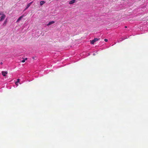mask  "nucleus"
Returning <instances> with one entry per match:
<instances>
[{
	"instance_id": "nucleus-1",
	"label": "nucleus",
	"mask_w": 148,
	"mask_h": 148,
	"mask_svg": "<svg viewBox=\"0 0 148 148\" xmlns=\"http://www.w3.org/2000/svg\"><path fill=\"white\" fill-rule=\"evenodd\" d=\"M98 39L95 38L93 40L90 41V43L92 44H93L95 42L98 41Z\"/></svg>"
},
{
	"instance_id": "nucleus-2",
	"label": "nucleus",
	"mask_w": 148,
	"mask_h": 148,
	"mask_svg": "<svg viewBox=\"0 0 148 148\" xmlns=\"http://www.w3.org/2000/svg\"><path fill=\"white\" fill-rule=\"evenodd\" d=\"M5 15L4 14H3L2 16L0 17V21H3L5 17Z\"/></svg>"
},
{
	"instance_id": "nucleus-3",
	"label": "nucleus",
	"mask_w": 148,
	"mask_h": 148,
	"mask_svg": "<svg viewBox=\"0 0 148 148\" xmlns=\"http://www.w3.org/2000/svg\"><path fill=\"white\" fill-rule=\"evenodd\" d=\"M1 73L3 76H6V74L8 73V72L7 71H2Z\"/></svg>"
},
{
	"instance_id": "nucleus-4",
	"label": "nucleus",
	"mask_w": 148,
	"mask_h": 148,
	"mask_svg": "<svg viewBox=\"0 0 148 148\" xmlns=\"http://www.w3.org/2000/svg\"><path fill=\"white\" fill-rule=\"evenodd\" d=\"M33 3V1H32L31 2L28 3L27 5L26 8L24 10V11L26 9H27L31 5V4Z\"/></svg>"
},
{
	"instance_id": "nucleus-5",
	"label": "nucleus",
	"mask_w": 148,
	"mask_h": 148,
	"mask_svg": "<svg viewBox=\"0 0 148 148\" xmlns=\"http://www.w3.org/2000/svg\"><path fill=\"white\" fill-rule=\"evenodd\" d=\"M24 16V15H22L21 16H20L18 18V19H17L16 22H18V21H20L21 19L23 18Z\"/></svg>"
},
{
	"instance_id": "nucleus-6",
	"label": "nucleus",
	"mask_w": 148,
	"mask_h": 148,
	"mask_svg": "<svg viewBox=\"0 0 148 148\" xmlns=\"http://www.w3.org/2000/svg\"><path fill=\"white\" fill-rule=\"evenodd\" d=\"M75 1L76 0H72L69 2V4H72L75 3Z\"/></svg>"
},
{
	"instance_id": "nucleus-7",
	"label": "nucleus",
	"mask_w": 148,
	"mask_h": 148,
	"mask_svg": "<svg viewBox=\"0 0 148 148\" xmlns=\"http://www.w3.org/2000/svg\"><path fill=\"white\" fill-rule=\"evenodd\" d=\"M54 23H55V22L54 21H51L49 22V23L48 24H47V26L49 25H51V24H53Z\"/></svg>"
},
{
	"instance_id": "nucleus-8",
	"label": "nucleus",
	"mask_w": 148,
	"mask_h": 148,
	"mask_svg": "<svg viewBox=\"0 0 148 148\" xmlns=\"http://www.w3.org/2000/svg\"><path fill=\"white\" fill-rule=\"evenodd\" d=\"M45 3V2L44 1H42L40 2V5L41 6H42Z\"/></svg>"
},
{
	"instance_id": "nucleus-9",
	"label": "nucleus",
	"mask_w": 148,
	"mask_h": 148,
	"mask_svg": "<svg viewBox=\"0 0 148 148\" xmlns=\"http://www.w3.org/2000/svg\"><path fill=\"white\" fill-rule=\"evenodd\" d=\"M7 23V20L6 19L4 22V23L3 24V25L4 26H5Z\"/></svg>"
},
{
	"instance_id": "nucleus-10",
	"label": "nucleus",
	"mask_w": 148,
	"mask_h": 148,
	"mask_svg": "<svg viewBox=\"0 0 148 148\" xmlns=\"http://www.w3.org/2000/svg\"><path fill=\"white\" fill-rule=\"evenodd\" d=\"M20 82V79H17V81L15 83V84L16 85H17V83H19Z\"/></svg>"
},
{
	"instance_id": "nucleus-11",
	"label": "nucleus",
	"mask_w": 148,
	"mask_h": 148,
	"mask_svg": "<svg viewBox=\"0 0 148 148\" xmlns=\"http://www.w3.org/2000/svg\"><path fill=\"white\" fill-rule=\"evenodd\" d=\"M25 60L23 59V60L21 61L22 62H25Z\"/></svg>"
},
{
	"instance_id": "nucleus-12",
	"label": "nucleus",
	"mask_w": 148,
	"mask_h": 148,
	"mask_svg": "<svg viewBox=\"0 0 148 148\" xmlns=\"http://www.w3.org/2000/svg\"><path fill=\"white\" fill-rule=\"evenodd\" d=\"M104 40L106 42H107L108 41V40L107 39H105Z\"/></svg>"
},
{
	"instance_id": "nucleus-13",
	"label": "nucleus",
	"mask_w": 148,
	"mask_h": 148,
	"mask_svg": "<svg viewBox=\"0 0 148 148\" xmlns=\"http://www.w3.org/2000/svg\"><path fill=\"white\" fill-rule=\"evenodd\" d=\"M3 14L2 12H0V16L1 15H2V14Z\"/></svg>"
},
{
	"instance_id": "nucleus-14",
	"label": "nucleus",
	"mask_w": 148,
	"mask_h": 148,
	"mask_svg": "<svg viewBox=\"0 0 148 148\" xmlns=\"http://www.w3.org/2000/svg\"><path fill=\"white\" fill-rule=\"evenodd\" d=\"M2 65L3 64V62H1L0 63Z\"/></svg>"
},
{
	"instance_id": "nucleus-15",
	"label": "nucleus",
	"mask_w": 148,
	"mask_h": 148,
	"mask_svg": "<svg viewBox=\"0 0 148 148\" xmlns=\"http://www.w3.org/2000/svg\"><path fill=\"white\" fill-rule=\"evenodd\" d=\"M24 59V60H25V61L26 60H27V58H26L25 59Z\"/></svg>"
},
{
	"instance_id": "nucleus-16",
	"label": "nucleus",
	"mask_w": 148,
	"mask_h": 148,
	"mask_svg": "<svg viewBox=\"0 0 148 148\" xmlns=\"http://www.w3.org/2000/svg\"><path fill=\"white\" fill-rule=\"evenodd\" d=\"M125 28H127V26H125Z\"/></svg>"
},
{
	"instance_id": "nucleus-17",
	"label": "nucleus",
	"mask_w": 148,
	"mask_h": 148,
	"mask_svg": "<svg viewBox=\"0 0 148 148\" xmlns=\"http://www.w3.org/2000/svg\"><path fill=\"white\" fill-rule=\"evenodd\" d=\"M33 58L34 59V57H33Z\"/></svg>"
}]
</instances>
